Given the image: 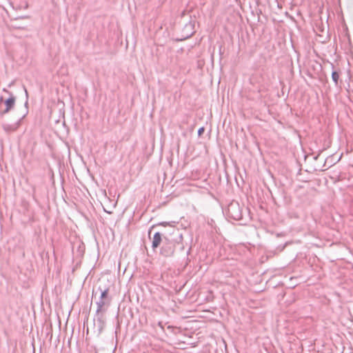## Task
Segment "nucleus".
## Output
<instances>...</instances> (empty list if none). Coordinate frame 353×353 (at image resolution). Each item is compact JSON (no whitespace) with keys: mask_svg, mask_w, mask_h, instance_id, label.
Instances as JSON below:
<instances>
[{"mask_svg":"<svg viewBox=\"0 0 353 353\" xmlns=\"http://www.w3.org/2000/svg\"><path fill=\"white\" fill-rule=\"evenodd\" d=\"M3 91L9 94L10 97L3 101V97H0V114L3 115L8 113L11 109L13 108L15 104V97L7 89L3 88Z\"/></svg>","mask_w":353,"mask_h":353,"instance_id":"nucleus-1","label":"nucleus"},{"mask_svg":"<svg viewBox=\"0 0 353 353\" xmlns=\"http://www.w3.org/2000/svg\"><path fill=\"white\" fill-rule=\"evenodd\" d=\"M175 251V243L174 241L164 238L163 244L161 248L160 253L165 257H170L174 255Z\"/></svg>","mask_w":353,"mask_h":353,"instance_id":"nucleus-2","label":"nucleus"},{"mask_svg":"<svg viewBox=\"0 0 353 353\" xmlns=\"http://www.w3.org/2000/svg\"><path fill=\"white\" fill-rule=\"evenodd\" d=\"M228 212L231 217L235 220H239L241 219V213L239 209V204L237 203H232L230 205H229Z\"/></svg>","mask_w":353,"mask_h":353,"instance_id":"nucleus-3","label":"nucleus"},{"mask_svg":"<svg viewBox=\"0 0 353 353\" xmlns=\"http://www.w3.org/2000/svg\"><path fill=\"white\" fill-rule=\"evenodd\" d=\"M110 304V302L108 300H104L101 299L97 302V313L105 312L106 308L105 307H108Z\"/></svg>","mask_w":353,"mask_h":353,"instance_id":"nucleus-4","label":"nucleus"},{"mask_svg":"<svg viewBox=\"0 0 353 353\" xmlns=\"http://www.w3.org/2000/svg\"><path fill=\"white\" fill-rule=\"evenodd\" d=\"M162 241L161 235L159 232H156L154 234L153 239H152V247L153 250H155L157 248L159 245L161 244V242Z\"/></svg>","mask_w":353,"mask_h":353,"instance_id":"nucleus-5","label":"nucleus"},{"mask_svg":"<svg viewBox=\"0 0 353 353\" xmlns=\"http://www.w3.org/2000/svg\"><path fill=\"white\" fill-rule=\"evenodd\" d=\"M17 128H18V124H14V125L3 124V130L8 133L15 131L17 129Z\"/></svg>","mask_w":353,"mask_h":353,"instance_id":"nucleus-6","label":"nucleus"},{"mask_svg":"<svg viewBox=\"0 0 353 353\" xmlns=\"http://www.w3.org/2000/svg\"><path fill=\"white\" fill-rule=\"evenodd\" d=\"M332 79L333 81L335 83V85H337L338 84V81H339V73L337 72H336V71L332 72Z\"/></svg>","mask_w":353,"mask_h":353,"instance_id":"nucleus-7","label":"nucleus"},{"mask_svg":"<svg viewBox=\"0 0 353 353\" xmlns=\"http://www.w3.org/2000/svg\"><path fill=\"white\" fill-rule=\"evenodd\" d=\"M108 290H104L101 291V294L100 296L101 299L108 300Z\"/></svg>","mask_w":353,"mask_h":353,"instance_id":"nucleus-8","label":"nucleus"},{"mask_svg":"<svg viewBox=\"0 0 353 353\" xmlns=\"http://www.w3.org/2000/svg\"><path fill=\"white\" fill-rule=\"evenodd\" d=\"M185 29H189L190 30V33L186 35V37H189L193 34V25L192 23L187 24L185 27Z\"/></svg>","mask_w":353,"mask_h":353,"instance_id":"nucleus-9","label":"nucleus"},{"mask_svg":"<svg viewBox=\"0 0 353 353\" xmlns=\"http://www.w3.org/2000/svg\"><path fill=\"white\" fill-rule=\"evenodd\" d=\"M11 6L14 8V9H16V10H20L22 8V6H14V3L12 2H10V3ZM28 7V5L27 3H25V5L23 7V9H27Z\"/></svg>","mask_w":353,"mask_h":353,"instance_id":"nucleus-10","label":"nucleus"},{"mask_svg":"<svg viewBox=\"0 0 353 353\" xmlns=\"http://www.w3.org/2000/svg\"><path fill=\"white\" fill-rule=\"evenodd\" d=\"M204 128H200L198 130V134L199 136H201L204 132Z\"/></svg>","mask_w":353,"mask_h":353,"instance_id":"nucleus-11","label":"nucleus"},{"mask_svg":"<svg viewBox=\"0 0 353 353\" xmlns=\"http://www.w3.org/2000/svg\"><path fill=\"white\" fill-rule=\"evenodd\" d=\"M159 225L164 226V227H166V226L170 225V223H168V222H161V223H159Z\"/></svg>","mask_w":353,"mask_h":353,"instance_id":"nucleus-12","label":"nucleus"},{"mask_svg":"<svg viewBox=\"0 0 353 353\" xmlns=\"http://www.w3.org/2000/svg\"><path fill=\"white\" fill-rule=\"evenodd\" d=\"M25 92H26V98L28 99V91H27V90L26 88H25Z\"/></svg>","mask_w":353,"mask_h":353,"instance_id":"nucleus-13","label":"nucleus"},{"mask_svg":"<svg viewBox=\"0 0 353 353\" xmlns=\"http://www.w3.org/2000/svg\"><path fill=\"white\" fill-rule=\"evenodd\" d=\"M21 19H28L29 18L28 16H23V17H20Z\"/></svg>","mask_w":353,"mask_h":353,"instance_id":"nucleus-14","label":"nucleus"},{"mask_svg":"<svg viewBox=\"0 0 353 353\" xmlns=\"http://www.w3.org/2000/svg\"><path fill=\"white\" fill-rule=\"evenodd\" d=\"M12 26L14 28H19V27L17 26H14V25H12Z\"/></svg>","mask_w":353,"mask_h":353,"instance_id":"nucleus-15","label":"nucleus"}]
</instances>
